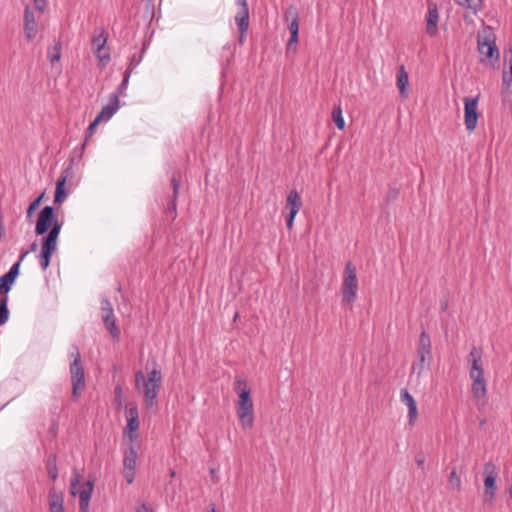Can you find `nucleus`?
Here are the masks:
<instances>
[{
	"mask_svg": "<svg viewBox=\"0 0 512 512\" xmlns=\"http://www.w3.org/2000/svg\"><path fill=\"white\" fill-rule=\"evenodd\" d=\"M234 390L238 393L236 403L237 416L244 429H250L254 424L253 402L250 396L248 383L242 379L234 381Z\"/></svg>",
	"mask_w": 512,
	"mask_h": 512,
	"instance_id": "f257e3e1",
	"label": "nucleus"
},
{
	"mask_svg": "<svg viewBox=\"0 0 512 512\" xmlns=\"http://www.w3.org/2000/svg\"><path fill=\"white\" fill-rule=\"evenodd\" d=\"M468 362L471 364L469 376L472 380L471 392L477 400H484L487 394L486 379L482 365L481 350L473 347L468 355Z\"/></svg>",
	"mask_w": 512,
	"mask_h": 512,
	"instance_id": "f03ea898",
	"label": "nucleus"
},
{
	"mask_svg": "<svg viewBox=\"0 0 512 512\" xmlns=\"http://www.w3.org/2000/svg\"><path fill=\"white\" fill-rule=\"evenodd\" d=\"M496 36L491 27H484L478 32L477 47L482 63H492L499 59V50L496 46Z\"/></svg>",
	"mask_w": 512,
	"mask_h": 512,
	"instance_id": "7ed1b4c3",
	"label": "nucleus"
},
{
	"mask_svg": "<svg viewBox=\"0 0 512 512\" xmlns=\"http://www.w3.org/2000/svg\"><path fill=\"white\" fill-rule=\"evenodd\" d=\"M162 374L157 368V364L153 363V368L147 373V381L143 384V399L145 407L148 410H155L158 401L157 396L161 388Z\"/></svg>",
	"mask_w": 512,
	"mask_h": 512,
	"instance_id": "20e7f679",
	"label": "nucleus"
},
{
	"mask_svg": "<svg viewBox=\"0 0 512 512\" xmlns=\"http://www.w3.org/2000/svg\"><path fill=\"white\" fill-rule=\"evenodd\" d=\"M432 360V346L430 336L422 331L417 345V360L412 364L411 374L419 379L423 372L429 368Z\"/></svg>",
	"mask_w": 512,
	"mask_h": 512,
	"instance_id": "39448f33",
	"label": "nucleus"
},
{
	"mask_svg": "<svg viewBox=\"0 0 512 512\" xmlns=\"http://www.w3.org/2000/svg\"><path fill=\"white\" fill-rule=\"evenodd\" d=\"M71 494L73 496L79 495V511L88 512L90 499L94 489V483L88 480L84 484H81V476L78 473H74L71 479Z\"/></svg>",
	"mask_w": 512,
	"mask_h": 512,
	"instance_id": "423d86ee",
	"label": "nucleus"
},
{
	"mask_svg": "<svg viewBox=\"0 0 512 512\" xmlns=\"http://www.w3.org/2000/svg\"><path fill=\"white\" fill-rule=\"evenodd\" d=\"M358 279L356 267L349 261L345 265L344 277L341 286L342 303H352L356 299Z\"/></svg>",
	"mask_w": 512,
	"mask_h": 512,
	"instance_id": "0eeeda50",
	"label": "nucleus"
},
{
	"mask_svg": "<svg viewBox=\"0 0 512 512\" xmlns=\"http://www.w3.org/2000/svg\"><path fill=\"white\" fill-rule=\"evenodd\" d=\"M75 354L74 360L70 364L71 383H72V397L77 399L85 386L84 369L81 364V356L77 347H74Z\"/></svg>",
	"mask_w": 512,
	"mask_h": 512,
	"instance_id": "6e6552de",
	"label": "nucleus"
},
{
	"mask_svg": "<svg viewBox=\"0 0 512 512\" xmlns=\"http://www.w3.org/2000/svg\"><path fill=\"white\" fill-rule=\"evenodd\" d=\"M479 95L476 97L464 98V123L467 131L472 132L477 126L479 113L478 108Z\"/></svg>",
	"mask_w": 512,
	"mask_h": 512,
	"instance_id": "1a4fd4ad",
	"label": "nucleus"
},
{
	"mask_svg": "<svg viewBox=\"0 0 512 512\" xmlns=\"http://www.w3.org/2000/svg\"><path fill=\"white\" fill-rule=\"evenodd\" d=\"M239 10L235 15V22L239 30V42L243 43L249 28V8L247 0H237Z\"/></svg>",
	"mask_w": 512,
	"mask_h": 512,
	"instance_id": "9d476101",
	"label": "nucleus"
},
{
	"mask_svg": "<svg viewBox=\"0 0 512 512\" xmlns=\"http://www.w3.org/2000/svg\"><path fill=\"white\" fill-rule=\"evenodd\" d=\"M28 254L29 251L23 252L19 260L11 266L9 271L0 277V294H3V296H7L8 292L11 290L13 283L19 275L20 264Z\"/></svg>",
	"mask_w": 512,
	"mask_h": 512,
	"instance_id": "9b49d317",
	"label": "nucleus"
},
{
	"mask_svg": "<svg viewBox=\"0 0 512 512\" xmlns=\"http://www.w3.org/2000/svg\"><path fill=\"white\" fill-rule=\"evenodd\" d=\"M101 311L105 327L109 330L113 338H119L120 330L116 325V318L114 316L112 305L107 298H103L101 301Z\"/></svg>",
	"mask_w": 512,
	"mask_h": 512,
	"instance_id": "f8f14e48",
	"label": "nucleus"
},
{
	"mask_svg": "<svg viewBox=\"0 0 512 512\" xmlns=\"http://www.w3.org/2000/svg\"><path fill=\"white\" fill-rule=\"evenodd\" d=\"M302 207V200L296 190H291L286 198L285 208L288 210L286 225L288 229H292L294 219Z\"/></svg>",
	"mask_w": 512,
	"mask_h": 512,
	"instance_id": "ddd939ff",
	"label": "nucleus"
},
{
	"mask_svg": "<svg viewBox=\"0 0 512 512\" xmlns=\"http://www.w3.org/2000/svg\"><path fill=\"white\" fill-rule=\"evenodd\" d=\"M107 43V34L104 29H101L100 33L93 37L92 44L95 48L94 53L99 61L101 67H106L110 61L109 52L105 51V45Z\"/></svg>",
	"mask_w": 512,
	"mask_h": 512,
	"instance_id": "4468645a",
	"label": "nucleus"
},
{
	"mask_svg": "<svg viewBox=\"0 0 512 512\" xmlns=\"http://www.w3.org/2000/svg\"><path fill=\"white\" fill-rule=\"evenodd\" d=\"M54 208L52 206H45L39 213L35 233L37 235L45 234L55 221Z\"/></svg>",
	"mask_w": 512,
	"mask_h": 512,
	"instance_id": "2eb2a0df",
	"label": "nucleus"
},
{
	"mask_svg": "<svg viewBox=\"0 0 512 512\" xmlns=\"http://www.w3.org/2000/svg\"><path fill=\"white\" fill-rule=\"evenodd\" d=\"M286 21H290L288 29L290 31V39L287 43L288 49L298 42V33H299V22H298V12L295 7H289L284 14Z\"/></svg>",
	"mask_w": 512,
	"mask_h": 512,
	"instance_id": "dca6fc26",
	"label": "nucleus"
},
{
	"mask_svg": "<svg viewBox=\"0 0 512 512\" xmlns=\"http://www.w3.org/2000/svg\"><path fill=\"white\" fill-rule=\"evenodd\" d=\"M484 486H485V495L489 496L490 500H492L495 496L496 489V477L497 473L495 471V466L492 463H486L484 466Z\"/></svg>",
	"mask_w": 512,
	"mask_h": 512,
	"instance_id": "f3484780",
	"label": "nucleus"
},
{
	"mask_svg": "<svg viewBox=\"0 0 512 512\" xmlns=\"http://www.w3.org/2000/svg\"><path fill=\"white\" fill-rule=\"evenodd\" d=\"M24 31L28 40L34 39L38 32V24L33 12L28 6L25 8L24 12Z\"/></svg>",
	"mask_w": 512,
	"mask_h": 512,
	"instance_id": "a211bd4d",
	"label": "nucleus"
},
{
	"mask_svg": "<svg viewBox=\"0 0 512 512\" xmlns=\"http://www.w3.org/2000/svg\"><path fill=\"white\" fill-rule=\"evenodd\" d=\"M119 109V95L112 93L109 96V103L103 106L100 113L97 115L98 120L107 121L109 120Z\"/></svg>",
	"mask_w": 512,
	"mask_h": 512,
	"instance_id": "6ab92c4d",
	"label": "nucleus"
},
{
	"mask_svg": "<svg viewBox=\"0 0 512 512\" xmlns=\"http://www.w3.org/2000/svg\"><path fill=\"white\" fill-rule=\"evenodd\" d=\"M438 9L436 5H429L428 13L426 17V32L430 36H435L438 32L437 23H438Z\"/></svg>",
	"mask_w": 512,
	"mask_h": 512,
	"instance_id": "aec40b11",
	"label": "nucleus"
},
{
	"mask_svg": "<svg viewBox=\"0 0 512 512\" xmlns=\"http://www.w3.org/2000/svg\"><path fill=\"white\" fill-rule=\"evenodd\" d=\"M49 511L64 512L62 492L51 488L49 491Z\"/></svg>",
	"mask_w": 512,
	"mask_h": 512,
	"instance_id": "412c9836",
	"label": "nucleus"
},
{
	"mask_svg": "<svg viewBox=\"0 0 512 512\" xmlns=\"http://www.w3.org/2000/svg\"><path fill=\"white\" fill-rule=\"evenodd\" d=\"M397 87L399 89L400 95L402 98L406 99L408 97L407 86L409 84L408 73L405 70L404 65L399 67L397 73Z\"/></svg>",
	"mask_w": 512,
	"mask_h": 512,
	"instance_id": "4be33fe9",
	"label": "nucleus"
},
{
	"mask_svg": "<svg viewBox=\"0 0 512 512\" xmlns=\"http://www.w3.org/2000/svg\"><path fill=\"white\" fill-rule=\"evenodd\" d=\"M69 172V169L65 170L64 173L57 179L56 183V191H55V197L54 202L55 203H61L65 200L67 197V192L64 189L66 180H67V174Z\"/></svg>",
	"mask_w": 512,
	"mask_h": 512,
	"instance_id": "5701e85b",
	"label": "nucleus"
},
{
	"mask_svg": "<svg viewBox=\"0 0 512 512\" xmlns=\"http://www.w3.org/2000/svg\"><path fill=\"white\" fill-rule=\"evenodd\" d=\"M137 460V452L132 445L125 451L123 465L124 469H135Z\"/></svg>",
	"mask_w": 512,
	"mask_h": 512,
	"instance_id": "b1692460",
	"label": "nucleus"
},
{
	"mask_svg": "<svg viewBox=\"0 0 512 512\" xmlns=\"http://www.w3.org/2000/svg\"><path fill=\"white\" fill-rule=\"evenodd\" d=\"M139 428V419H127V425L125 428V434L131 442L138 438L137 430Z\"/></svg>",
	"mask_w": 512,
	"mask_h": 512,
	"instance_id": "393cba45",
	"label": "nucleus"
},
{
	"mask_svg": "<svg viewBox=\"0 0 512 512\" xmlns=\"http://www.w3.org/2000/svg\"><path fill=\"white\" fill-rule=\"evenodd\" d=\"M9 319L8 296L0 297V326L4 325Z\"/></svg>",
	"mask_w": 512,
	"mask_h": 512,
	"instance_id": "a878e982",
	"label": "nucleus"
},
{
	"mask_svg": "<svg viewBox=\"0 0 512 512\" xmlns=\"http://www.w3.org/2000/svg\"><path fill=\"white\" fill-rule=\"evenodd\" d=\"M332 118L338 129L342 130L345 127V121L342 116V109L340 106L334 107L332 111Z\"/></svg>",
	"mask_w": 512,
	"mask_h": 512,
	"instance_id": "bb28decb",
	"label": "nucleus"
},
{
	"mask_svg": "<svg viewBox=\"0 0 512 512\" xmlns=\"http://www.w3.org/2000/svg\"><path fill=\"white\" fill-rule=\"evenodd\" d=\"M56 249H57V242H55V241L53 242L52 240L43 238L42 247H41L42 254L52 256V254L56 251Z\"/></svg>",
	"mask_w": 512,
	"mask_h": 512,
	"instance_id": "cd10ccee",
	"label": "nucleus"
},
{
	"mask_svg": "<svg viewBox=\"0 0 512 512\" xmlns=\"http://www.w3.org/2000/svg\"><path fill=\"white\" fill-rule=\"evenodd\" d=\"M131 72H132V67L130 66L125 71L124 76H123V80H122L121 84L119 85L117 92H115L116 94L119 95V97L125 95V91H126L127 86H128V82H129V79H130Z\"/></svg>",
	"mask_w": 512,
	"mask_h": 512,
	"instance_id": "c85d7f7f",
	"label": "nucleus"
},
{
	"mask_svg": "<svg viewBox=\"0 0 512 512\" xmlns=\"http://www.w3.org/2000/svg\"><path fill=\"white\" fill-rule=\"evenodd\" d=\"M48 57L52 64L60 60V57H61V43L60 42H56L55 45L48 50Z\"/></svg>",
	"mask_w": 512,
	"mask_h": 512,
	"instance_id": "c756f323",
	"label": "nucleus"
},
{
	"mask_svg": "<svg viewBox=\"0 0 512 512\" xmlns=\"http://www.w3.org/2000/svg\"><path fill=\"white\" fill-rule=\"evenodd\" d=\"M511 58L509 60V72L504 71L503 73V86L505 89H512V50L509 51Z\"/></svg>",
	"mask_w": 512,
	"mask_h": 512,
	"instance_id": "7c9ffc66",
	"label": "nucleus"
},
{
	"mask_svg": "<svg viewBox=\"0 0 512 512\" xmlns=\"http://www.w3.org/2000/svg\"><path fill=\"white\" fill-rule=\"evenodd\" d=\"M61 228H62V223H60L58 220H55L51 226V229H50L48 235L45 238L52 240L53 242L54 241L57 242Z\"/></svg>",
	"mask_w": 512,
	"mask_h": 512,
	"instance_id": "2f4dec72",
	"label": "nucleus"
},
{
	"mask_svg": "<svg viewBox=\"0 0 512 512\" xmlns=\"http://www.w3.org/2000/svg\"><path fill=\"white\" fill-rule=\"evenodd\" d=\"M400 400L403 404H405L407 407L412 406L416 403L414 397L406 390L402 389L400 392Z\"/></svg>",
	"mask_w": 512,
	"mask_h": 512,
	"instance_id": "473e14b6",
	"label": "nucleus"
},
{
	"mask_svg": "<svg viewBox=\"0 0 512 512\" xmlns=\"http://www.w3.org/2000/svg\"><path fill=\"white\" fill-rule=\"evenodd\" d=\"M456 3L459 5L472 9L474 11L477 10L478 7H480L481 0H455Z\"/></svg>",
	"mask_w": 512,
	"mask_h": 512,
	"instance_id": "72a5a7b5",
	"label": "nucleus"
},
{
	"mask_svg": "<svg viewBox=\"0 0 512 512\" xmlns=\"http://www.w3.org/2000/svg\"><path fill=\"white\" fill-rule=\"evenodd\" d=\"M126 418L139 419L138 408L135 404L129 403L126 405Z\"/></svg>",
	"mask_w": 512,
	"mask_h": 512,
	"instance_id": "f704fd0d",
	"label": "nucleus"
},
{
	"mask_svg": "<svg viewBox=\"0 0 512 512\" xmlns=\"http://www.w3.org/2000/svg\"><path fill=\"white\" fill-rule=\"evenodd\" d=\"M44 197V193L38 196L35 200H33L27 208V217L31 218L34 211L39 207L42 199Z\"/></svg>",
	"mask_w": 512,
	"mask_h": 512,
	"instance_id": "c9c22d12",
	"label": "nucleus"
},
{
	"mask_svg": "<svg viewBox=\"0 0 512 512\" xmlns=\"http://www.w3.org/2000/svg\"><path fill=\"white\" fill-rule=\"evenodd\" d=\"M449 484L453 489L460 490L461 489V479L456 474V471L453 470L449 475Z\"/></svg>",
	"mask_w": 512,
	"mask_h": 512,
	"instance_id": "e433bc0d",
	"label": "nucleus"
},
{
	"mask_svg": "<svg viewBox=\"0 0 512 512\" xmlns=\"http://www.w3.org/2000/svg\"><path fill=\"white\" fill-rule=\"evenodd\" d=\"M418 417L417 404L408 407L409 425L413 426Z\"/></svg>",
	"mask_w": 512,
	"mask_h": 512,
	"instance_id": "4c0bfd02",
	"label": "nucleus"
},
{
	"mask_svg": "<svg viewBox=\"0 0 512 512\" xmlns=\"http://www.w3.org/2000/svg\"><path fill=\"white\" fill-rule=\"evenodd\" d=\"M50 259H51L50 255H45V254L40 253V266H41L42 270L45 271L49 267Z\"/></svg>",
	"mask_w": 512,
	"mask_h": 512,
	"instance_id": "58836bf2",
	"label": "nucleus"
},
{
	"mask_svg": "<svg viewBox=\"0 0 512 512\" xmlns=\"http://www.w3.org/2000/svg\"><path fill=\"white\" fill-rule=\"evenodd\" d=\"M144 381H147V378H145L144 373L141 370H138L135 373V385L139 389L140 383L144 384Z\"/></svg>",
	"mask_w": 512,
	"mask_h": 512,
	"instance_id": "ea45409f",
	"label": "nucleus"
},
{
	"mask_svg": "<svg viewBox=\"0 0 512 512\" xmlns=\"http://www.w3.org/2000/svg\"><path fill=\"white\" fill-rule=\"evenodd\" d=\"M171 185L173 188V197L176 198L180 189V180L177 179L175 175L171 179Z\"/></svg>",
	"mask_w": 512,
	"mask_h": 512,
	"instance_id": "a19ab883",
	"label": "nucleus"
},
{
	"mask_svg": "<svg viewBox=\"0 0 512 512\" xmlns=\"http://www.w3.org/2000/svg\"><path fill=\"white\" fill-rule=\"evenodd\" d=\"M124 477L128 484H131L135 478V469H124Z\"/></svg>",
	"mask_w": 512,
	"mask_h": 512,
	"instance_id": "79ce46f5",
	"label": "nucleus"
},
{
	"mask_svg": "<svg viewBox=\"0 0 512 512\" xmlns=\"http://www.w3.org/2000/svg\"><path fill=\"white\" fill-rule=\"evenodd\" d=\"M101 122V120H98V118L96 117L94 119V121L89 125L88 129H87V135H86V138H88L89 136L92 135L93 133V130L95 129V127Z\"/></svg>",
	"mask_w": 512,
	"mask_h": 512,
	"instance_id": "37998d69",
	"label": "nucleus"
},
{
	"mask_svg": "<svg viewBox=\"0 0 512 512\" xmlns=\"http://www.w3.org/2000/svg\"><path fill=\"white\" fill-rule=\"evenodd\" d=\"M35 7L39 12H43L46 7V0H33Z\"/></svg>",
	"mask_w": 512,
	"mask_h": 512,
	"instance_id": "c03bdc74",
	"label": "nucleus"
},
{
	"mask_svg": "<svg viewBox=\"0 0 512 512\" xmlns=\"http://www.w3.org/2000/svg\"><path fill=\"white\" fill-rule=\"evenodd\" d=\"M47 468L50 477L55 480L58 476L56 466L49 463Z\"/></svg>",
	"mask_w": 512,
	"mask_h": 512,
	"instance_id": "a18cd8bd",
	"label": "nucleus"
},
{
	"mask_svg": "<svg viewBox=\"0 0 512 512\" xmlns=\"http://www.w3.org/2000/svg\"><path fill=\"white\" fill-rule=\"evenodd\" d=\"M136 512H153V510L150 508L149 505L142 504L137 508Z\"/></svg>",
	"mask_w": 512,
	"mask_h": 512,
	"instance_id": "49530a36",
	"label": "nucleus"
},
{
	"mask_svg": "<svg viewBox=\"0 0 512 512\" xmlns=\"http://www.w3.org/2000/svg\"><path fill=\"white\" fill-rule=\"evenodd\" d=\"M36 249H37V243H36V242H33V243L31 244V246H30V249H29L28 251H29V253H30V252H34V251H36Z\"/></svg>",
	"mask_w": 512,
	"mask_h": 512,
	"instance_id": "de8ad7c7",
	"label": "nucleus"
},
{
	"mask_svg": "<svg viewBox=\"0 0 512 512\" xmlns=\"http://www.w3.org/2000/svg\"><path fill=\"white\" fill-rule=\"evenodd\" d=\"M169 209L171 211H175L176 210V204H175V200H172L171 203L169 204Z\"/></svg>",
	"mask_w": 512,
	"mask_h": 512,
	"instance_id": "09e8293b",
	"label": "nucleus"
},
{
	"mask_svg": "<svg viewBox=\"0 0 512 512\" xmlns=\"http://www.w3.org/2000/svg\"><path fill=\"white\" fill-rule=\"evenodd\" d=\"M121 393H122V389H121V387H120V386H117V387L115 388V394H116L117 396H120V395H121Z\"/></svg>",
	"mask_w": 512,
	"mask_h": 512,
	"instance_id": "8fccbe9b",
	"label": "nucleus"
},
{
	"mask_svg": "<svg viewBox=\"0 0 512 512\" xmlns=\"http://www.w3.org/2000/svg\"><path fill=\"white\" fill-rule=\"evenodd\" d=\"M207 512H218V511L216 510L215 506H214V505H212V506L207 510Z\"/></svg>",
	"mask_w": 512,
	"mask_h": 512,
	"instance_id": "3c124183",
	"label": "nucleus"
},
{
	"mask_svg": "<svg viewBox=\"0 0 512 512\" xmlns=\"http://www.w3.org/2000/svg\"><path fill=\"white\" fill-rule=\"evenodd\" d=\"M423 463H424V460H423V459H418V460H417V464H418L419 466H422V465H423Z\"/></svg>",
	"mask_w": 512,
	"mask_h": 512,
	"instance_id": "603ef678",
	"label": "nucleus"
},
{
	"mask_svg": "<svg viewBox=\"0 0 512 512\" xmlns=\"http://www.w3.org/2000/svg\"><path fill=\"white\" fill-rule=\"evenodd\" d=\"M133 63H135L134 57L132 58V61H131L130 65H129V67L131 66V67H132V69H133V68H134V66H135Z\"/></svg>",
	"mask_w": 512,
	"mask_h": 512,
	"instance_id": "864d4df0",
	"label": "nucleus"
},
{
	"mask_svg": "<svg viewBox=\"0 0 512 512\" xmlns=\"http://www.w3.org/2000/svg\"><path fill=\"white\" fill-rule=\"evenodd\" d=\"M170 476H171V477H174V476H175V471H174V470H171V471H170Z\"/></svg>",
	"mask_w": 512,
	"mask_h": 512,
	"instance_id": "5fc2aeb1",
	"label": "nucleus"
},
{
	"mask_svg": "<svg viewBox=\"0 0 512 512\" xmlns=\"http://www.w3.org/2000/svg\"><path fill=\"white\" fill-rule=\"evenodd\" d=\"M507 56H508V52H507V51H505V52H504V58H505V60L507 59Z\"/></svg>",
	"mask_w": 512,
	"mask_h": 512,
	"instance_id": "6e6d98bb",
	"label": "nucleus"
},
{
	"mask_svg": "<svg viewBox=\"0 0 512 512\" xmlns=\"http://www.w3.org/2000/svg\"><path fill=\"white\" fill-rule=\"evenodd\" d=\"M397 195V192H394V194H391V197H394Z\"/></svg>",
	"mask_w": 512,
	"mask_h": 512,
	"instance_id": "4d7b16f0",
	"label": "nucleus"
},
{
	"mask_svg": "<svg viewBox=\"0 0 512 512\" xmlns=\"http://www.w3.org/2000/svg\"><path fill=\"white\" fill-rule=\"evenodd\" d=\"M397 195V192H394V194H391V197H394Z\"/></svg>",
	"mask_w": 512,
	"mask_h": 512,
	"instance_id": "13d9d810",
	"label": "nucleus"
}]
</instances>
